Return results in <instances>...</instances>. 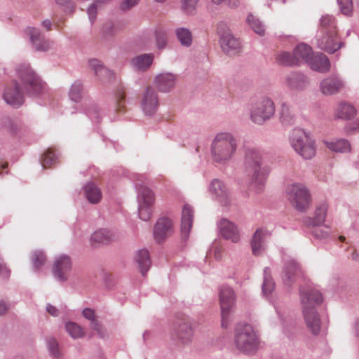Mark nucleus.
<instances>
[{
    "label": "nucleus",
    "instance_id": "28",
    "mask_svg": "<svg viewBox=\"0 0 359 359\" xmlns=\"http://www.w3.org/2000/svg\"><path fill=\"white\" fill-rule=\"evenodd\" d=\"M85 195L88 201L93 204L98 203L102 199L100 189L93 182L88 183L84 187Z\"/></svg>",
    "mask_w": 359,
    "mask_h": 359
},
{
    "label": "nucleus",
    "instance_id": "30",
    "mask_svg": "<svg viewBox=\"0 0 359 359\" xmlns=\"http://www.w3.org/2000/svg\"><path fill=\"white\" fill-rule=\"evenodd\" d=\"M210 191L219 200L226 198L229 193L228 189L224 182L217 179L211 182Z\"/></svg>",
    "mask_w": 359,
    "mask_h": 359
},
{
    "label": "nucleus",
    "instance_id": "63",
    "mask_svg": "<svg viewBox=\"0 0 359 359\" xmlns=\"http://www.w3.org/2000/svg\"><path fill=\"white\" fill-rule=\"evenodd\" d=\"M355 124H356V126L355 128H353V130L359 131V118L357 120Z\"/></svg>",
    "mask_w": 359,
    "mask_h": 359
},
{
    "label": "nucleus",
    "instance_id": "3",
    "mask_svg": "<svg viewBox=\"0 0 359 359\" xmlns=\"http://www.w3.org/2000/svg\"><path fill=\"white\" fill-rule=\"evenodd\" d=\"M245 170L260 191L269 170L266 166L263 165L259 151L255 149L248 150L245 156Z\"/></svg>",
    "mask_w": 359,
    "mask_h": 359
},
{
    "label": "nucleus",
    "instance_id": "31",
    "mask_svg": "<svg viewBox=\"0 0 359 359\" xmlns=\"http://www.w3.org/2000/svg\"><path fill=\"white\" fill-rule=\"evenodd\" d=\"M153 59V55L144 54L134 57L131 62L135 69L139 70H146L151 66Z\"/></svg>",
    "mask_w": 359,
    "mask_h": 359
},
{
    "label": "nucleus",
    "instance_id": "21",
    "mask_svg": "<svg viewBox=\"0 0 359 359\" xmlns=\"http://www.w3.org/2000/svg\"><path fill=\"white\" fill-rule=\"evenodd\" d=\"M267 234V231L262 229H259L255 232L251 241L253 255H259L264 250V238Z\"/></svg>",
    "mask_w": 359,
    "mask_h": 359
},
{
    "label": "nucleus",
    "instance_id": "52",
    "mask_svg": "<svg viewBox=\"0 0 359 359\" xmlns=\"http://www.w3.org/2000/svg\"><path fill=\"white\" fill-rule=\"evenodd\" d=\"M341 13L346 15H351L353 13L352 0H337Z\"/></svg>",
    "mask_w": 359,
    "mask_h": 359
},
{
    "label": "nucleus",
    "instance_id": "27",
    "mask_svg": "<svg viewBox=\"0 0 359 359\" xmlns=\"http://www.w3.org/2000/svg\"><path fill=\"white\" fill-rule=\"evenodd\" d=\"M28 31L31 40L38 50L45 51L50 48V42L41 38V32L38 29L29 28Z\"/></svg>",
    "mask_w": 359,
    "mask_h": 359
},
{
    "label": "nucleus",
    "instance_id": "42",
    "mask_svg": "<svg viewBox=\"0 0 359 359\" xmlns=\"http://www.w3.org/2000/svg\"><path fill=\"white\" fill-rule=\"evenodd\" d=\"M275 288V283L270 276V271L268 269L264 270V283L262 285V290L265 294H269L272 292Z\"/></svg>",
    "mask_w": 359,
    "mask_h": 359
},
{
    "label": "nucleus",
    "instance_id": "7",
    "mask_svg": "<svg viewBox=\"0 0 359 359\" xmlns=\"http://www.w3.org/2000/svg\"><path fill=\"white\" fill-rule=\"evenodd\" d=\"M219 301L222 315V326L227 327L230 321V315L235 302V294L233 290L224 286L219 292Z\"/></svg>",
    "mask_w": 359,
    "mask_h": 359
},
{
    "label": "nucleus",
    "instance_id": "55",
    "mask_svg": "<svg viewBox=\"0 0 359 359\" xmlns=\"http://www.w3.org/2000/svg\"><path fill=\"white\" fill-rule=\"evenodd\" d=\"M109 0H96L95 4H93L91 6L89 7L88 10V14L90 20L92 21L95 18L96 9L98 6H100L101 4L105 3Z\"/></svg>",
    "mask_w": 359,
    "mask_h": 359
},
{
    "label": "nucleus",
    "instance_id": "44",
    "mask_svg": "<svg viewBox=\"0 0 359 359\" xmlns=\"http://www.w3.org/2000/svg\"><path fill=\"white\" fill-rule=\"evenodd\" d=\"M32 264L34 269H39L46 262L45 254L42 251H34L31 257Z\"/></svg>",
    "mask_w": 359,
    "mask_h": 359
},
{
    "label": "nucleus",
    "instance_id": "26",
    "mask_svg": "<svg viewBox=\"0 0 359 359\" xmlns=\"http://www.w3.org/2000/svg\"><path fill=\"white\" fill-rule=\"evenodd\" d=\"M138 204L154 205L155 203V195L154 191L146 186L141 185L138 188Z\"/></svg>",
    "mask_w": 359,
    "mask_h": 359
},
{
    "label": "nucleus",
    "instance_id": "1",
    "mask_svg": "<svg viewBox=\"0 0 359 359\" xmlns=\"http://www.w3.org/2000/svg\"><path fill=\"white\" fill-rule=\"evenodd\" d=\"M300 294L305 323L310 332L316 335L320 332L321 323L316 306L323 302V295L316 289H309L306 292L301 289Z\"/></svg>",
    "mask_w": 359,
    "mask_h": 359
},
{
    "label": "nucleus",
    "instance_id": "41",
    "mask_svg": "<svg viewBox=\"0 0 359 359\" xmlns=\"http://www.w3.org/2000/svg\"><path fill=\"white\" fill-rule=\"evenodd\" d=\"M247 21L250 27L253 29V31L255 33H257L259 36H262L264 34V26L259 19H257L252 15H249L248 16Z\"/></svg>",
    "mask_w": 359,
    "mask_h": 359
},
{
    "label": "nucleus",
    "instance_id": "33",
    "mask_svg": "<svg viewBox=\"0 0 359 359\" xmlns=\"http://www.w3.org/2000/svg\"><path fill=\"white\" fill-rule=\"evenodd\" d=\"M113 237L114 234L111 231L107 229H99L92 234L90 240L92 242L96 243H107L112 241Z\"/></svg>",
    "mask_w": 359,
    "mask_h": 359
},
{
    "label": "nucleus",
    "instance_id": "43",
    "mask_svg": "<svg viewBox=\"0 0 359 359\" xmlns=\"http://www.w3.org/2000/svg\"><path fill=\"white\" fill-rule=\"evenodd\" d=\"M56 163V155L53 149H48L43 155L41 164L43 168L51 167Z\"/></svg>",
    "mask_w": 359,
    "mask_h": 359
},
{
    "label": "nucleus",
    "instance_id": "6",
    "mask_svg": "<svg viewBox=\"0 0 359 359\" xmlns=\"http://www.w3.org/2000/svg\"><path fill=\"white\" fill-rule=\"evenodd\" d=\"M290 142L294 151L303 158L310 159L315 156L314 142L303 130H293L290 136Z\"/></svg>",
    "mask_w": 359,
    "mask_h": 359
},
{
    "label": "nucleus",
    "instance_id": "39",
    "mask_svg": "<svg viewBox=\"0 0 359 359\" xmlns=\"http://www.w3.org/2000/svg\"><path fill=\"white\" fill-rule=\"evenodd\" d=\"M327 208L328 205L326 201H323L317 205L314 217V222L316 224H320L324 222Z\"/></svg>",
    "mask_w": 359,
    "mask_h": 359
},
{
    "label": "nucleus",
    "instance_id": "24",
    "mask_svg": "<svg viewBox=\"0 0 359 359\" xmlns=\"http://www.w3.org/2000/svg\"><path fill=\"white\" fill-rule=\"evenodd\" d=\"M294 52L296 65L302 62L309 64L313 56L311 48L304 43L298 45L294 50Z\"/></svg>",
    "mask_w": 359,
    "mask_h": 359
},
{
    "label": "nucleus",
    "instance_id": "51",
    "mask_svg": "<svg viewBox=\"0 0 359 359\" xmlns=\"http://www.w3.org/2000/svg\"><path fill=\"white\" fill-rule=\"evenodd\" d=\"M156 46L159 49L165 47L167 44V35L165 31L162 29H157L155 32Z\"/></svg>",
    "mask_w": 359,
    "mask_h": 359
},
{
    "label": "nucleus",
    "instance_id": "14",
    "mask_svg": "<svg viewBox=\"0 0 359 359\" xmlns=\"http://www.w3.org/2000/svg\"><path fill=\"white\" fill-rule=\"evenodd\" d=\"M172 221L168 217H161L157 220L154 226V239L158 243L162 242L172 233Z\"/></svg>",
    "mask_w": 359,
    "mask_h": 359
},
{
    "label": "nucleus",
    "instance_id": "34",
    "mask_svg": "<svg viewBox=\"0 0 359 359\" xmlns=\"http://www.w3.org/2000/svg\"><path fill=\"white\" fill-rule=\"evenodd\" d=\"M83 315L86 319L90 320V327L96 331L100 337H103L104 331L102 327L95 319L94 311L90 309H85L83 311Z\"/></svg>",
    "mask_w": 359,
    "mask_h": 359
},
{
    "label": "nucleus",
    "instance_id": "49",
    "mask_svg": "<svg viewBox=\"0 0 359 359\" xmlns=\"http://www.w3.org/2000/svg\"><path fill=\"white\" fill-rule=\"evenodd\" d=\"M4 126L5 128L8 131V133L12 135H18L21 130V126L19 123L8 118L4 121Z\"/></svg>",
    "mask_w": 359,
    "mask_h": 359
},
{
    "label": "nucleus",
    "instance_id": "46",
    "mask_svg": "<svg viewBox=\"0 0 359 359\" xmlns=\"http://www.w3.org/2000/svg\"><path fill=\"white\" fill-rule=\"evenodd\" d=\"M276 60L279 64L283 65H296L295 57H294V52L293 53V55L292 56L287 52H283L278 54L276 57Z\"/></svg>",
    "mask_w": 359,
    "mask_h": 359
},
{
    "label": "nucleus",
    "instance_id": "10",
    "mask_svg": "<svg viewBox=\"0 0 359 359\" xmlns=\"http://www.w3.org/2000/svg\"><path fill=\"white\" fill-rule=\"evenodd\" d=\"M72 270V260L65 255H62L55 258L53 271L55 277L61 281L67 280Z\"/></svg>",
    "mask_w": 359,
    "mask_h": 359
},
{
    "label": "nucleus",
    "instance_id": "15",
    "mask_svg": "<svg viewBox=\"0 0 359 359\" xmlns=\"http://www.w3.org/2000/svg\"><path fill=\"white\" fill-rule=\"evenodd\" d=\"M344 88L342 81L337 76L324 79L320 85V90L323 95H332L339 93Z\"/></svg>",
    "mask_w": 359,
    "mask_h": 359
},
{
    "label": "nucleus",
    "instance_id": "53",
    "mask_svg": "<svg viewBox=\"0 0 359 359\" xmlns=\"http://www.w3.org/2000/svg\"><path fill=\"white\" fill-rule=\"evenodd\" d=\"M198 0H182V10L187 13H192L196 8Z\"/></svg>",
    "mask_w": 359,
    "mask_h": 359
},
{
    "label": "nucleus",
    "instance_id": "35",
    "mask_svg": "<svg viewBox=\"0 0 359 359\" xmlns=\"http://www.w3.org/2000/svg\"><path fill=\"white\" fill-rule=\"evenodd\" d=\"M286 81L287 86L291 88H303L308 82L307 78L299 73L291 74L287 77Z\"/></svg>",
    "mask_w": 359,
    "mask_h": 359
},
{
    "label": "nucleus",
    "instance_id": "56",
    "mask_svg": "<svg viewBox=\"0 0 359 359\" xmlns=\"http://www.w3.org/2000/svg\"><path fill=\"white\" fill-rule=\"evenodd\" d=\"M212 2L217 5L225 3L229 6L233 8L237 7L239 5V0H212Z\"/></svg>",
    "mask_w": 359,
    "mask_h": 359
},
{
    "label": "nucleus",
    "instance_id": "36",
    "mask_svg": "<svg viewBox=\"0 0 359 359\" xmlns=\"http://www.w3.org/2000/svg\"><path fill=\"white\" fill-rule=\"evenodd\" d=\"M175 34L182 46L188 47L191 45L193 36L189 29L184 27L177 28Z\"/></svg>",
    "mask_w": 359,
    "mask_h": 359
},
{
    "label": "nucleus",
    "instance_id": "13",
    "mask_svg": "<svg viewBox=\"0 0 359 359\" xmlns=\"http://www.w3.org/2000/svg\"><path fill=\"white\" fill-rule=\"evenodd\" d=\"M141 104L145 114H153L158 106V99L154 89L149 86L143 92Z\"/></svg>",
    "mask_w": 359,
    "mask_h": 359
},
{
    "label": "nucleus",
    "instance_id": "17",
    "mask_svg": "<svg viewBox=\"0 0 359 359\" xmlns=\"http://www.w3.org/2000/svg\"><path fill=\"white\" fill-rule=\"evenodd\" d=\"M176 76L170 73L157 75L154 79L156 87L161 92H168L175 86Z\"/></svg>",
    "mask_w": 359,
    "mask_h": 359
},
{
    "label": "nucleus",
    "instance_id": "2",
    "mask_svg": "<svg viewBox=\"0 0 359 359\" xmlns=\"http://www.w3.org/2000/svg\"><path fill=\"white\" fill-rule=\"evenodd\" d=\"M237 149V141L229 133H218L211 146V155L216 163H223L229 161Z\"/></svg>",
    "mask_w": 359,
    "mask_h": 359
},
{
    "label": "nucleus",
    "instance_id": "58",
    "mask_svg": "<svg viewBox=\"0 0 359 359\" xmlns=\"http://www.w3.org/2000/svg\"><path fill=\"white\" fill-rule=\"evenodd\" d=\"M46 310H47L48 313H50L53 316H57L58 315L57 309L55 306H53L50 304H48L47 306Z\"/></svg>",
    "mask_w": 359,
    "mask_h": 359
},
{
    "label": "nucleus",
    "instance_id": "62",
    "mask_svg": "<svg viewBox=\"0 0 359 359\" xmlns=\"http://www.w3.org/2000/svg\"><path fill=\"white\" fill-rule=\"evenodd\" d=\"M352 259L355 261H357L359 259V255L356 252H353L352 255Z\"/></svg>",
    "mask_w": 359,
    "mask_h": 359
},
{
    "label": "nucleus",
    "instance_id": "23",
    "mask_svg": "<svg viewBox=\"0 0 359 359\" xmlns=\"http://www.w3.org/2000/svg\"><path fill=\"white\" fill-rule=\"evenodd\" d=\"M193 210L190 205H185L182 213L181 230L182 236L187 238L192 226Z\"/></svg>",
    "mask_w": 359,
    "mask_h": 359
},
{
    "label": "nucleus",
    "instance_id": "22",
    "mask_svg": "<svg viewBox=\"0 0 359 359\" xmlns=\"http://www.w3.org/2000/svg\"><path fill=\"white\" fill-rule=\"evenodd\" d=\"M309 65L313 70L319 72H328L330 66L327 57L323 53L313 55Z\"/></svg>",
    "mask_w": 359,
    "mask_h": 359
},
{
    "label": "nucleus",
    "instance_id": "29",
    "mask_svg": "<svg viewBox=\"0 0 359 359\" xmlns=\"http://www.w3.org/2000/svg\"><path fill=\"white\" fill-rule=\"evenodd\" d=\"M280 121L285 126H290L295 123L296 117L291 107L287 103H283L280 111Z\"/></svg>",
    "mask_w": 359,
    "mask_h": 359
},
{
    "label": "nucleus",
    "instance_id": "45",
    "mask_svg": "<svg viewBox=\"0 0 359 359\" xmlns=\"http://www.w3.org/2000/svg\"><path fill=\"white\" fill-rule=\"evenodd\" d=\"M66 330L69 335L74 339L83 337L84 335L83 329L74 323H67L66 324Z\"/></svg>",
    "mask_w": 359,
    "mask_h": 359
},
{
    "label": "nucleus",
    "instance_id": "12",
    "mask_svg": "<svg viewBox=\"0 0 359 359\" xmlns=\"http://www.w3.org/2000/svg\"><path fill=\"white\" fill-rule=\"evenodd\" d=\"M6 102L14 107H20L24 102V97L15 81L7 84L3 95Z\"/></svg>",
    "mask_w": 359,
    "mask_h": 359
},
{
    "label": "nucleus",
    "instance_id": "38",
    "mask_svg": "<svg viewBox=\"0 0 359 359\" xmlns=\"http://www.w3.org/2000/svg\"><path fill=\"white\" fill-rule=\"evenodd\" d=\"M320 32H337L334 18L329 15H323L320 22Z\"/></svg>",
    "mask_w": 359,
    "mask_h": 359
},
{
    "label": "nucleus",
    "instance_id": "50",
    "mask_svg": "<svg viewBox=\"0 0 359 359\" xmlns=\"http://www.w3.org/2000/svg\"><path fill=\"white\" fill-rule=\"evenodd\" d=\"M125 90L122 87H119L116 93L117 102V111H123L125 109Z\"/></svg>",
    "mask_w": 359,
    "mask_h": 359
},
{
    "label": "nucleus",
    "instance_id": "47",
    "mask_svg": "<svg viewBox=\"0 0 359 359\" xmlns=\"http://www.w3.org/2000/svg\"><path fill=\"white\" fill-rule=\"evenodd\" d=\"M153 206L145 204H138L139 217L143 221H148L153 214Z\"/></svg>",
    "mask_w": 359,
    "mask_h": 359
},
{
    "label": "nucleus",
    "instance_id": "32",
    "mask_svg": "<svg viewBox=\"0 0 359 359\" xmlns=\"http://www.w3.org/2000/svg\"><path fill=\"white\" fill-rule=\"evenodd\" d=\"M135 260L139 264L142 274L144 276L151 265L148 250H139L136 254Z\"/></svg>",
    "mask_w": 359,
    "mask_h": 359
},
{
    "label": "nucleus",
    "instance_id": "59",
    "mask_svg": "<svg viewBox=\"0 0 359 359\" xmlns=\"http://www.w3.org/2000/svg\"><path fill=\"white\" fill-rule=\"evenodd\" d=\"M8 310V306L4 302H0V315L5 314Z\"/></svg>",
    "mask_w": 359,
    "mask_h": 359
},
{
    "label": "nucleus",
    "instance_id": "40",
    "mask_svg": "<svg viewBox=\"0 0 359 359\" xmlns=\"http://www.w3.org/2000/svg\"><path fill=\"white\" fill-rule=\"evenodd\" d=\"M89 64L97 75L100 76H107L108 77L113 76V73L109 69L102 67L99 60L96 59L90 60Z\"/></svg>",
    "mask_w": 359,
    "mask_h": 359
},
{
    "label": "nucleus",
    "instance_id": "11",
    "mask_svg": "<svg viewBox=\"0 0 359 359\" xmlns=\"http://www.w3.org/2000/svg\"><path fill=\"white\" fill-rule=\"evenodd\" d=\"M321 35L318 37V47L328 53H332L341 48L337 32H320Z\"/></svg>",
    "mask_w": 359,
    "mask_h": 359
},
{
    "label": "nucleus",
    "instance_id": "61",
    "mask_svg": "<svg viewBox=\"0 0 359 359\" xmlns=\"http://www.w3.org/2000/svg\"><path fill=\"white\" fill-rule=\"evenodd\" d=\"M56 1V3L57 4H60V5H65L66 4H67L69 1L67 0H55Z\"/></svg>",
    "mask_w": 359,
    "mask_h": 359
},
{
    "label": "nucleus",
    "instance_id": "54",
    "mask_svg": "<svg viewBox=\"0 0 359 359\" xmlns=\"http://www.w3.org/2000/svg\"><path fill=\"white\" fill-rule=\"evenodd\" d=\"M48 345L50 353L55 357H59L60 350L57 341L53 338H50L48 341Z\"/></svg>",
    "mask_w": 359,
    "mask_h": 359
},
{
    "label": "nucleus",
    "instance_id": "37",
    "mask_svg": "<svg viewBox=\"0 0 359 359\" xmlns=\"http://www.w3.org/2000/svg\"><path fill=\"white\" fill-rule=\"evenodd\" d=\"M327 147L335 152H348L351 150L349 142L344 139L326 142Z\"/></svg>",
    "mask_w": 359,
    "mask_h": 359
},
{
    "label": "nucleus",
    "instance_id": "60",
    "mask_svg": "<svg viewBox=\"0 0 359 359\" xmlns=\"http://www.w3.org/2000/svg\"><path fill=\"white\" fill-rule=\"evenodd\" d=\"M42 24L48 31L51 30V22L49 20H44Z\"/></svg>",
    "mask_w": 359,
    "mask_h": 359
},
{
    "label": "nucleus",
    "instance_id": "25",
    "mask_svg": "<svg viewBox=\"0 0 359 359\" xmlns=\"http://www.w3.org/2000/svg\"><path fill=\"white\" fill-rule=\"evenodd\" d=\"M176 334L182 344L190 341L193 337V328L191 323L188 321L180 323L176 330Z\"/></svg>",
    "mask_w": 359,
    "mask_h": 359
},
{
    "label": "nucleus",
    "instance_id": "5",
    "mask_svg": "<svg viewBox=\"0 0 359 359\" xmlns=\"http://www.w3.org/2000/svg\"><path fill=\"white\" fill-rule=\"evenodd\" d=\"M287 196L292 205L299 212L306 211L311 203V195L305 185L293 183L287 187Z\"/></svg>",
    "mask_w": 359,
    "mask_h": 359
},
{
    "label": "nucleus",
    "instance_id": "48",
    "mask_svg": "<svg viewBox=\"0 0 359 359\" xmlns=\"http://www.w3.org/2000/svg\"><path fill=\"white\" fill-rule=\"evenodd\" d=\"M81 90H82V86L80 83L76 82L74 83L69 90V97L70 99L75 102H78L81 100L82 95H81Z\"/></svg>",
    "mask_w": 359,
    "mask_h": 359
},
{
    "label": "nucleus",
    "instance_id": "4",
    "mask_svg": "<svg viewBox=\"0 0 359 359\" xmlns=\"http://www.w3.org/2000/svg\"><path fill=\"white\" fill-rule=\"evenodd\" d=\"M234 341L241 351L252 353L257 348L259 338L251 325L243 324L237 326Z\"/></svg>",
    "mask_w": 359,
    "mask_h": 359
},
{
    "label": "nucleus",
    "instance_id": "19",
    "mask_svg": "<svg viewBox=\"0 0 359 359\" xmlns=\"http://www.w3.org/2000/svg\"><path fill=\"white\" fill-rule=\"evenodd\" d=\"M356 115V109L349 103L339 102L334 108V116L336 118L350 120Z\"/></svg>",
    "mask_w": 359,
    "mask_h": 359
},
{
    "label": "nucleus",
    "instance_id": "8",
    "mask_svg": "<svg viewBox=\"0 0 359 359\" xmlns=\"http://www.w3.org/2000/svg\"><path fill=\"white\" fill-rule=\"evenodd\" d=\"M274 112L275 106L273 101L269 98H264L252 107L251 119L255 123L262 124L266 120L269 119Z\"/></svg>",
    "mask_w": 359,
    "mask_h": 359
},
{
    "label": "nucleus",
    "instance_id": "64",
    "mask_svg": "<svg viewBox=\"0 0 359 359\" xmlns=\"http://www.w3.org/2000/svg\"><path fill=\"white\" fill-rule=\"evenodd\" d=\"M355 330L358 334H359V323L356 324Z\"/></svg>",
    "mask_w": 359,
    "mask_h": 359
},
{
    "label": "nucleus",
    "instance_id": "57",
    "mask_svg": "<svg viewBox=\"0 0 359 359\" xmlns=\"http://www.w3.org/2000/svg\"><path fill=\"white\" fill-rule=\"evenodd\" d=\"M139 0H126L121 5V8L123 11H126L134 6L137 4Z\"/></svg>",
    "mask_w": 359,
    "mask_h": 359
},
{
    "label": "nucleus",
    "instance_id": "9",
    "mask_svg": "<svg viewBox=\"0 0 359 359\" xmlns=\"http://www.w3.org/2000/svg\"><path fill=\"white\" fill-rule=\"evenodd\" d=\"M17 72L18 78L27 90L39 93L42 89L43 83L29 65H21Z\"/></svg>",
    "mask_w": 359,
    "mask_h": 359
},
{
    "label": "nucleus",
    "instance_id": "18",
    "mask_svg": "<svg viewBox=\"0 0 359 359\" xmlns=\"http://www.w3.org/2000/svg\"><path fill=\"white\" fill-rule=\"evenodd\" d=\"M221 47L226 54L233 55L238 52L241 43L231 33L226 32L221 37Z\"/></svg>",
    "mask_w": 359,
    "mask_h": 359
},
{
    "label": "nucleus",
    "instance_id": "16",
    "mask_svg": "<svg viewBox=\"0 0 359 359\" xmlns=\"http://www.w3.org/2000/svg\"><path fill=\"white\" fill-rule=\"evenodd\" d=\"M219 232L225 239L230 240L233 243H237L240 240V233L237 226L231 222L222 219L219 223Z\"/></svg>",
    "mask_w": 359,
    "mask_h": 359
},
{
    "label": "nucleus",
    "instance_id": "20",
    "mask_svg": "<svg viewBox=\"0 0 359 359\" xmlns=\"http://www.w3.org/2000/svg\"><path fill=\"white\" fill-rule=\"evenodd\" d=\"M302 276V271L299 265L294 262L290 263L283 271V280L285 285H290Z\"/></svg>",
    "mask_w": 359,
    "mask_h": 359
}]
</instances>
